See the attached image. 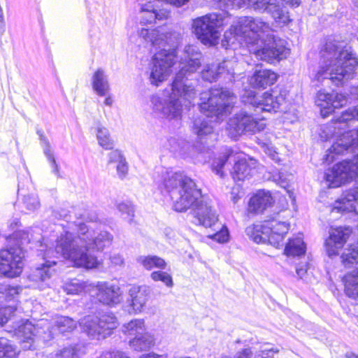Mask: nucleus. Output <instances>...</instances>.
<instances>
[{
    "mask_svg": "<svg viewBox=\"0 0 358 358\" xmlns=\"http://www.w3.org/2000/svg\"><path fill=\"white\" fill-rule=\"evenodd\" d=\"M35 327L27 320L20 321L15 324V332L20 338V343L24 351L35 350Z\"/></svg>",
    "mask_w": 358,
    "mask_h": 358,
    "instance_id": "21",
    "label": "nucleus"
},
{
    "mask_svg": "<svg viewBox=\"0 0 358 358\" xmlns=\"http://www.w3.org/2000/svg\"><path fill=\"white\" fill-rule=\"evenodd\" d=\"M55 326L62 336L73 331L77 327L76 321L69 316L61 315L55 320Z\"/></svg>",
    "mask_w": 358,
    "mask_h": 358,
    "instance_id": "40",
    "label": "nucleus"
},
{
    "mask_svg": "<svg viewBox=\"0 0 358 358\" xmlns=\"http://www.w3.org/2000/svg\"><path fill=\"white\" fill-rule=\"evenodd\" d=\"M347 358H358V355H351L350 356H348Z\"/></svg>",
    "mask_w": 358,
    "mask_h": 358,
    "instance_id": "64",
    "label": "nucleus"
},
{
    "mask_svg": "<svg viewBox=\"0 0 358 358\" xmlns=\"http://www.w3.org/2000/svg\"><path fill=\"white\" fill-rule=\"evenodd\" d=\"M116 171H117L118 177L120 179L122 180L126 177V176L128 174V171H129V164H128L126 159L124 160H122V162H120L118 164H117Z\"/></svg>",
    "mask_w": 358,
    "mask_h": 358,
    "instance_id": "49",
    "label": "nucleus"
},
{
    "mask_svg": "<svg viewBox=\"0 0 358 358\" xmlns=\"http://www.w3.org/2000/svg\"><path fill=\"white\" fill-rule=\"evenodd\" d=\"M236 162L233 171L231 172L232 177L234 180H244L248 178L254 172V168L256 165V160L250 159V164L248 162L245 157H241L238 155L236 157Z\"/></svg>",
    "mask_w": 358,
    "mask_h": 358,
    "instance_id": "25",
    "label": "nucleus"
},
{
    "mask_svg": "<svg viewBox=\"0 0 358 358\" xmlns=\"http://www.w3.org/2000/svg\"><path fill=\"white\" fill-rule=\"evenodd\" d=\"M189 210V220L194 224L218 230L210 237L218 243L229 241V233L227 227L217 222V215L208 202L204 201L201 190L195 182L187 176L180 175V213Z\"/></svg>",
    "mask_w": 358,
    "mask_h": 358,
    "instance_id": "3",
    "label": "nucleus"
},
{
    "mask_svg": "<svg viewBox=\"0 0 358 358\" xmlns=\"http://www.w3.org/2000/svg\"><path fill=\"white\" fill-rule=\"evenodd\" d=\"M285 100V94L276 91L272 93L266 92L262 96H257L254 91L250 90L245 91L242 96V101L245 105L252 106L256 115L262 112H277Z\"/></svg>",
    "mask_w": 358,
    "mask_h": 358,
    "instance_id": "15",
    "label": "nucleus"
},
{
    "mask_svg": "<svg viewBox=\"0 0 358 358\" xmlns=\"http://www.w3.org/2000/svg\"><path fill=\"white\" fill-rule=\"evenodd\" d=\"M86 345L83 343H75L69 344L56 353L57 358H80L81 354H85Z\"/></svg>",
    "mask_w": 358,
    "mask_h": 358,
    "instance_id": "35",
    "label": "nucleus"
},
{
    "mask_svg": "<svg viewBox=\"0 0 358 358\" xmlns=\"http://www.w3.org/2000/svg\"><path fill=\"white\" fill-rule=\"evenodd\" d=\"M306 251V245L301 234L289 238L285 248V254L287 256L301 257L305 255Z\"/></svg>",
    "mask_w": 358,
    "mask_h": 358,
    "instance_id": "30",
    "label": "nucleus"
},
{
    "mask_svg": "<svg viewBox=\"0 0 358 358\" xmlns=\"http://www.w3.org/2000/svg\"><path fill=\"white\" fill-rule=\"evenodd\" d=\"M40 144L43 148V154L47 158L50 166L52 168V172L57 177L60 176V165L57 161V157L55 155L54 152L52 150L50 143L45 135L38 138Z\"/></svg>",
    "mask_w": 358,
    "mask_h": 358,
    "instance_id": "31",
    "label": "nucleus"
},
{
    "mask_svg": "<svg viewBox=\"0 0 358 358\" xmlns=\"http://www.w3.org/2000/svg\"><path fill=\"white\" fill-rule=\"evenodd\" d=\"M285 2V3L289 4L292 6H299L301 1L300 0H282Z\"/></svg>",
    "mask_w": 358,
    "mask_h": 358,
    "instance_id": "60",
    "label": "nucleus"
},
{
    "mask_svg": "<svg viewBox=\"0 0 358 358\" xmlns=\"http://www.w3.org/2000/svg\"><path fill=\"white\" fill-rule=\"evenodd\" d=\"M96 293L92 296V301L95 303L103 305L108 308L115 307L122 301V292L115 285H108V282H98Z\"/></svg>",
    "mask_w": 358,
    "mask_h": 358,
    "instance_id": "18",
    "label": "nucleus"
},
{
    "mask_svg": "<svg viewBox=\"0 0 358 358\" xmlns=\"http://www.w3.org/2000/svg\"><path fill=\"white\" fill-rule=\"evenodd\" d=\"M201 53L198 51L196 47L188 45L185 47L182 57H180V106L182 105V99L187 100L189 104L195 97V90L194 86L185 84L183 81V77L187 74L190 75L194 73L201 65Z\"/></svg>",
    "mask_w": 358,
    "mask_h": 358,
    "instance_id": "11",
    "label": "nucleus"
},
{
    "mask_svg": "<svg viewBox=\"0 0 358 358\" xmlns=\"http://www.w3.org/2000/svg\"><path fill=\"white\" fill-rule=\"evenodd\" d=\"M278 80V75L268 69L256 70L250 79V85L257 89H266Z\"/></svg>",
    "mask_w": 358,
    "mask_h": 358,
    "instance_id": "24",
    "label": "nucleus"
},
{
    "mask_svg": "<svg viewBox=\"0 0 358 358\" xmlns=\"http://www.w3.org/2000/svg\"><path fill=\"white\" fill-rule=\"evenodd\" d=\"M108 163H117L118 164L120 162H122V160L125 159V157L123 155V153L119 150H115L111 151L108 154Z\"/></svg>",
    "mask_w": 358,
    "mask_h": 358,
    "instance_id": "51",
    "label": "nucleus"
},
{
    "mask_svg": "<svg viewBox=\"0 0 358 358\" xmlns=\"http://www.w3.org/2000/svg\"><path fill=\"white\" fill-rule=\"evenodd\" d=\"M345 294L352 299L358 298V271L353 270L343 278Z\"/></svg>",
    "mask_w": 358,
    "mask_h": 358,
    "instance_id": "33",
    "label": "nucleus"
},
{
    "mask_svg": "<svg viewBox=\"0 0 358 358\" xmlns=\"http://www.w3.org/2000/svg\"><path fill=\"white\" fill-rule=\"evenodd\" d=\"M126 299V310L129 314L143 313L150 298L151 290L148 286L133 285L128 290Z\"/></svg>",
    "mask_w": 358,
    "mask_h": 358,
    "instance_id": "17",
    "label": "nucleus"
},
{
    "mask_svg": "<svg viewBox=\"0 0 358 358\" xmlns=\"http://www.w3.org/2000/svg\"><path fill=\"white\" fill-rule=\"evenodd\" d=\"M228 64L223 62L219 64H212L206 65L201 72L202 78L206 81L212 83L216 81L222 74L225 73L229 74L227 69Z\"/></svg>",
    "mask_w": 358,
    "mask_h": 358,
    "instance_id": "29",
    "label": "nucleus"
},
{
    "mask_svg": "<svg viewBox=\"0 0 358 358\" xmlns=\"http://www.w3.org/2000/svg\"><path fill=\"white\" fill-rule=\"evenodd\" d=\"M62 288L68 295H80L88 291V282L77 278H68Z\"/></svg>",
    "mask_w": 358,
    "mask_h": 358,
    "instance_id": "34",
    "label": "nucleus"
},
{
    "mask_svg": "<svg viewBox=\"0 0 358 358\" xmlns=\"http://www.w3.org/2000/svg\"><path fill=\"white\" fill-rule=\"evenodd\" d=\"M112 264L117 266H122L124 264V258L120 255H115L111 257Z\"/></svg>",
    "mask_w": 358,
    "mask_h": 358,
    "instance_id": "54",
    "label": "nucleus"
},
{
    "mask_svg": "<svg viewBox=\"0 0 358 358\" xmlns=\"http://www.w3.org/2000/svg\"><path fill=\"white\" fill-rule=\"evenodd\" d=\"M168 144L169 150L173 153L174 157L179 155V138L176 137H170L168 138Z\"/></svg>",
    "mask_w": 358,
    "mask_h": 358,
    "instance_id": "50",
    "label": "nucleus"
},
{
    "mask_svg": "<svg viewBox=\"0 0 358 358\" xmlns=\"http://www.w3.org/2000/svg\"><path fill=\"white\" fill-rule=\"evenodd\" d=\"M20 181L18 180L17 184V199L20 196H22V203L24 207L30 211H34L40 207V201L38 196L35 194H21L20 191L22 190Z\"/></svg>",
    "mask_w": 358,
    "mask_h": 358,
    "instance_id": "39",
    "label": "nucleus"
},
{
    "mask_svg": "<svg viewBox=\"0 0 358 358\" xmlns=\"http://www.w3.org/2000/svg\"><path fill=\"white\" fill-rule=\"evenodd\" d=\"M91 86L97 96H105L110 91L108 76L102 68H98L91 78Z\"/></svg>",
    "mask_w": 358,
    "mask_h": 358,
    "instance_id": "27",
    "label": "nucleus"
},
{
    "mask_svg": "<svg viewBox=\"0 0 358 358\" xmlns=\"http://www.w3.org/2000/svg\"><path fill=\"white\" fill-rule=\"evenodd\" d=\"M266 13L271 15L274 20L279 24L285 25L289 22L288 13L283 10L276 0L272 1L267 7Z\"/></svg>",
    "mask_w": 358,
    "mask_h": 358,
    "instance_id": "37",
    "label": "nucleus"
},
{
    "mask_svg": "<svg viewBox=\"0 0 358 358\" xmlns=\"http://www.w3.org/2000/svg\"><path fill=\"white\" fill-rule=\"evenodd\" d=\"M116 208L122 214L129 217V223L131 224L135 216V208L130 201H122L116 203Z\"/></svg>",
    "mask_w": 358,
    "mask_h": 358,
    "instance_id": "43",
    "label": "nucleus"
},
{
    "mask_svg": "<svg viewBox=\"0 0 358 358\" xmlns=\"http://www.w3.org/2000/svg\"><path fill=\"white\" fill-rule=\"evenodd\" d=\"M266 127L264 117H255L253 114L241 111L231 117L227 122V130L231 138H236L241 134H255L263 131Z\"/></svg>",
    "mask_w": 358,
    "mask_h": 358,
    "instance_id": "16",
    "label": "nucleus"
},
{
    "mask_svg": "<svg viewBox=\"0 0 358 358\" xmlns=\"http://www.w3.org/2000/svg\"><path fill=\"white\" fill-rule=\"evenodd\" d=\"M358 64L352 48L343 43L327 41L320 51V62L314 80L322 85L343 86L354 78Z\"/></svg>",
    "mask_w": 358,
    "mask_h": 358,
    "instance_id": "2",
    "label": "nucleus"
},
{
    "mask_svg": "<svg viewBox=\"0 0 358 358\" xmlns=\"http://www.w3.org/2000/svg\"><path fill=\"white\" fill-rule=\"evenodd\" d=\"M231 154L232 151L230 149H227L222 157L215 159L213 162L212 170L220 178L224 176L222 168Z\"/></svg>",
    "mask_w": 358,
    "mask_h": 358,
    "instance_id": "44",
    "label": "nucleus"
},
{
    "mask_svg": "<svg viewBox=\"0 0 358 358\" xmlns=\"http://www.w3.org/2000/svg\"><path fill=\"white\" fill-rule=\"evenodd\" d=\"M38 23H39V26H40L41 34V35H43L45 34V24H44V22H43L42 17H41L38 19Z\"/></svg>",
    "mask_w": 358,
    "mask_h": 358,
    "instance_id": "61",
    "label": "nucleus"
},
{
    "mask_svg": "<svg viewBox=\"0 0 358 358\" xmlns=\"http://www.w3.org/2000/svg\"><path fill=\"white\" fill-rule=\"evenodd\" d=\"M22 292L20 285H12L9 284L0 283V309L6 308V303L10 301L15 304L11 306L10 312L14 313L17 308L18 296Z\"/></svg>",
    "mask_w": 358,
    "mask_h": 358,
    "instance_id": "23",
    "label": "nucleus"
},
{
    "mask_svg": "<svg viewBox=\"0 0 358 358\" xmlns=\"http://www.w3.org/2000/svg\"><path fill=\"white\" fill-rule=\"evenodd\" d=\"M141 23L143 24H151L152 23V21H149V20H145L144 18H143L141 21Z\"/></svg>",
    "mask_w": 358,
    "mask_h": 358,
    "instance_id": "63",
    "label": "nucleus"
},
{
    "mask_svg": "<svg viewBox=\"0 0 358 358\" xmlns=\"http://www.w3.org/2000/svg\"><path fill=\"white\" fill-rule=\"evenodd\" d=\"M273 180L278 185H279L282 188L287 189V193L289 194L290 198H292L293 192H291L289 188L290 187V181L292 180V176H285L282 172H278L272 176Z\"/></svg>",
    "mask_w": 358,
    "mask_h": 358,
    "instance_id": "46",
    "label": "nucleus"
},
{
    "mask_svg": "<svg viewBox=\"0 0 358 358\" xmlns=\"http://www.w3.org/2000/svg\"><path fill=\"white\" fill-rule=\"evenodd\" d=\"M105 97L103 103L107 106H111L113 103V99L111 94H109V92L103 96Z\"/></svg>",
    "mask_w": 358,
    "mask_h": 358,
    "instance_id": "57",
    "label": "nucleus"
},
{
    "mask_svg": "<svg viewBox=\"0 0 358 358\" xmlns=\"http://www.w3.org/2000/svg\"><path fill=\"white\" fill-rule=\"evenodd\" d=\"M138 358H164V355H158L155 352H149L141 355Z\"/></svg>",
    "mask_w": 358,
    "mask_h": 358,
    "instance_id": "56",
    "label": "nucleus"
},
{
    "mask_svg": "<svg viewBox=\"0 0 358 358\" xmlns=\"http://www.w3.org/2000/svg\"><path fill=\"white\" fill-rule=\"evenodd\" d=\"M164 234L169 239H171L174 236L173 231L170 227L165 228Z\"/></svg>",
    "mask_w": 358,
    "mask_h": 358,
    "instance_id": "59",
    "label": "nucleus"
},
{
    "mask_svg": "<svg viewBox=\"0 0 358 358\" xmlns=\"http://www.w3.org/2000/svg\"><path fill=\"white\" fill-rule=\"evenodd\" d=\"M162 47L151 57L148 66V80L155 87L160 86L171 73L173 76L166 88L163 90V97L157 94L150 97L152 110L161 117L169 120L179 118V32L166 33L163 36Z\"/></svg>",
    "mask_w": 358,
    "mask_h": 358,
    "instance_id": "1",
    "label": "nucleus"
},
{
    "mask_svg": "<svg viewBox=\"0 0 358 358\" xmlns=\"http://www.w3.org/2000/svg\"><path fill=\"white\" fill-rule=\"evenodd\" d=\"M150 278L155 282L159 281L163 282L167 287H171L173 285V281L171 275L166 271H162V269L153 271L150 273Z\"/></svg>",
    "mask_w": 358,
    "mask_h": 358,
    "instance_id": "45",
    "label": "nucleus"
},
{
    "mask_svg": "<svg viewBox=\"0 0 358 358\" xmlns=\"http://www.w3.org/2000/svg\"><path fill=\"white\" fill-rule=\"evenodd\" d=\"M289 224L273 217L264 220L262 224H254L246 228V234L257 243H268L275 248L282 245Z\"/></svg>",
    "mask_w": 358,
    "mask_h": 358,
    "instance_id": "9",
    "label": "nucleus"
},
{
    "mask_svg": "<svg viewBox=\"0 0 358 358\" xmlns=\"http://www.w3.org/2000/svg\"><path fill=\"white\" fill-rule=\"evenodd\" d=\"M145 329V322L142 319H133L122 326V331L125 334L135 335Z\"/></svg>",
    "mask_w": 358,
    "mask_h": 358,
    "instance_id": "42",
    "label": "nucleus"
},
{
    "mask_svg": "<svg viewBox=\"0 0 358 358\" xmlns=\"http://www.w3.org/2000/svg\"><path fill=\"white\" fill-rule=\"evenodd\" d=\"M36 134L38 136V138L45 135V133L42 129H36Z\"/></svg>",
    "mask_w": 358,
    "mask_h": 358,
    "instance_id": "62",
    "label": "nucleus"
},
{
    "mask_svg": "<svg viewBox=\"0 0 358 358\" xmlns=\"http://www.w3.org/2000/svg\"><path fill=\"white\" fill-rule=\"evenodd\" d=\"M358 178V155L352 159L343 160L324 172V179L329 188H336ZM332 212H355L358 215V187L346 192L336 200Z\"/></svg>",
    "mask_w": 358,
    "mask_h": 358,
    "instance_id": "6",
    "label": "nucleus"
},
{
    "mask_svg": "<svg viewBox=\"0 0 358 358\" xmlns=\"http://www.w3.org/2000/svg\"><path fill=\"white\" fill-rule=\"evenodd\" d=\"M97 358H130L126 352L120 350L103 352Z\"/></svg>",
    "mask_w": 358,
    "mask_h": 358,
    "instance_id": "52",
    "label": "nucleus"
},
{
    "mask_svg": "<svg viewBox=\"0 0 358 358\" xmlns=\"http://www.w3.org/2000/svg\"><path fill=\"white\" fill-rule=\"evenodd\" d=\"M117 317L111 311L104 313L101 317L87 316L82 323V331L91 339H105L110 336L118 327Z\"/></svg>",
    "mask_w": 358,
    "mask_h": 358,
    "instance_id": "12",
    "label": "nucleus"
},
{
    "mask_svg": "<svg viewBox=\"0 0 358 358\" xmlns=\"http://www.w3.org/2000/svg\"><path fill=\"white\" fill-rule=\"evenodd\" d=\"M70 212L66 209H60L58 210H54L53 215L55 217V218L59 220H64L65 221H68L69 219L71 217Z\"/></svg>",
    "mask_w": 358,
    "mask_h": 358,
    "instance_id": "53",
    "label": "nucleus"
},
{
    "mask_svg": "<svg viewBox=\"0 0 358 358\" xmlns=\"http://www.w3.org/2000/svg\"><path fill=\"white\" fill-rule=\"evenodd\" d=\"M273 203V199L270 192L260 190L250 198L248 203V210L255 213H262L266 208L271 206Z\"/></svg>",
    "mask_w": 358,
    "mask_h": 358,
    "instance_id": "26",
    "label": "nucleus"
},
{
    "mask_svg": "<svg viewBox=\"0 0 358 358\" xmlns=\"http://www.w3.org/2000/svg\"><path fill=\"white\" fill-rule=\"evenodd\" d=\"M273 349L268 344L261 346L260 350L256 352L255 358H273Z\"/></svg>",
    "mask_w": 358,
    "mask_h": 358,
    "instance_id": "48",
    "label": "nucleus"
},
{
    "mask_svg": "<svg viewBox=\"0 0 358 358\" xmlns=\"http://www.w3.org/2000/svg\"><path fill=\"white\" fill-rule=\"evenodd\" d=\"M358 120V105L343 111L336 119L322 126L320 138L322 141L335 138L324 157L326 162L334 161L335 155L343 154L350 148L358 146V128L346 131L348 122Z\"/></svg>",
    "mask_w": 358,
    "mask_h": 358,
    "instance_id": "5",
    "label": "nucleus"
},
{
    "mask_svg": "<svg viewBox=\"0 0 358 358\" xmlns=\"http://www.w3.org/2000/svg\"><path fill=\"white\" fill-rule=\"evenodd\" d=\"M296 272L299 278L303 280L307 273V265L296 267Z\"/></svg>",
    "mask_w": 358,
    "mask_h": 358,
    "instance_id": "55",
    "label": "nucleus"
},
{
    "mask_svg": "<svg viewBox=\"0 0 358 358\" xmlns=\"http://www.w3.org/2000/svg\"><path fill=\"white\" fill-rule=\"evenodd\" d=\"M350 92L353 98L358 99V85L352 87L350 90Z\"/></svg>",
    "mask_w": 358,
    "mask_h": 358,
    "instance_id": "58",
    "label": "nucleus"
},
{
    "mask_svg": "<svg viewBox=\"0 0 358 358\" xmlns=\"http://www.w3.org/2000/svg\"><path fill=\"white\" fill-rule=\"evenodd\" d=\"M96 136L100 147L106 150L113 149L114 141L107 128L99 124L96 128Z\"/></svg>",
    "mask_w": 358,
    "mask_h": 358,
    "instance_id": "36",
    "label": "nucleus"
},
{
    "mask_svg": "<svg viewBox=\"0 0 358 358\" xmlns=\"http://www.w3.org/2000/svg\"><path fill=\"white\" fill-rule=\"evenodd\" d=\"M136 262L148 271L153 268L164 269L166 266L165 260L155 255H140L137 257Z\"/></svg>",
    "mask_w": 358,
    "mask_h": 358,
    "instance_id": "32",
    "label": "nucleus"
},
{
    "mask_svg": "<svg viewBox=\"0 0 358 358\" xmlns=\"http://www.w3.org/2000/svg\"><path fill=\"white\" fill-rule=\"evenodd\" d=\"M217 4L219 3L216 1ZM222 10L196 18L193 21V29L197 38L205 45H214L220 34V28L229 22L228 13Z\"/></svg>",
    "mask_w": 358,
    "mask_h": 358,
    "instance_id": "10",
    "label": "nucleus"
},
{
    "mask_svg": "<svg viewBox=\"0 0 358 358\" xmlns=\"http://www.w3.org/2000/svg\"><path fill=\"white\" fill-rule=\"evenodd\" d=\"M262 148L265 153L275 162L279 164L280 158L276 152L275 147L271 143H263Z\"/></svg>",
    "mask_w": 358,
    "mask_h": 358,
    "instance_id": "47",
    "label": "nucleus"
},
{
    "mask_svg": "<svg viewBox=\"0 0 358 358\" xmlns=\"http://www.w3.org/2000/svg\"><path fill=\"white\" fill-rule=\"evenodd\" d=\"M160 193L164 196H169L173 201L172 209L179 213V198L173 201L172 194L179 187V171H173L171 168L162 172L159 180L155 182Z\"/></svg>",
    "mask_w": 358,
    "mask_h": 358,
    "instance_id": "19",
    "label": "nucleus"
},
{
    "mask_svg": "<svg viewBox=\"0 0 358 358\" xmlns=\"http://www.w3.org/2000/svg\"><path fill=\"white\" fill-rule=\"evenodd\" d=\"M352 231L349 227L332 228L329 238L325 241L327 252L329 257L336 255L339 249L342 248Z\"/></svg>",
    "mask_w": 358,
    "mask_h": 358,
    "instance_id": "22",
    "label": "nucleus"
},
{
    "mask_svg": "<svg viewBox=\"0 0 358 358\" xmlns=\"http://www.w3.org/2000/svg\"><path fill=\"white\" fill-rule=\"evenodd\" d=\"M341 259L342 264L346 268L353 267L355 264H357L358 263V241L346 248Z\"/></svg>",
    "mask_w": 358,
    "mask_h": 358,
    "instance_id": "38",
    "label": "nucleus"
},
{
    "mask_svg": "<svg viewBox=\"0 0 358 358\" xmlns=\"http://www.w3.org/2000/svg\"><path fill=\"white\" fill-rule=\"evenodd\" d=\"M257 45L250 49V52L257 58L273 64L286 59L289 55V49L285 45V41L280 38L272 32L271 36H267Z\"/></svg>",
    "mask_w": 358,
    "mask_h": 358,
    "instance_id": "13",
    "label": "nucleus"
},
{
    "mask_svg": "<svg viewBox=\"0 0 358 358\" xmlns=\"http://www.w3.org/2000/svg\"><path fill=\"white\" fill-rule=\"evenodd\" d=\"M234 96L227 89L215 88L201 94L199 108L203 115L194 121L195 133L201 141L213 131V122L230 113Z\"/></svg>",
    "mask_w": 358,
    "mask_h": 358,
    "instance_id": "4",
    "label": "nucleus"
},
{
    "mask_svg": "<svg viewBox=\"0 0 358 358\" xmlns=\"http://www.w3.org/2000/svg\"><path fill=\"white\" fill-rule=\"evenodd\" d=\"M113 236L108 231H101L90 240L84 238H76L72 236L61 238L58 243L62 255L75 262L97 267L100 261L95 252H101L105 248L109 247L113 242Z\"/></svg>",
    "mask_w": 358,
    "mask_h": 358,
    "instance_id": "7",
    "label": "nucleus"
},
{
    "mask_svg": "<svg viewBox=\"0 0 358 358\" xmlns=\"http://www.w3.org/2000/svg\"><path fill=\"white\" fill-rule=\"evenodd\" d=\"M17 348L10 341L3 337L0 338V358H18Z\"/></svg>",
    "mask_w": 358,
    "mask_h": 358,
    "instance_id": "41",
    "label": "nucleus"
},
{
    "mask_svg": "<svg viewBox=\"0 0 358 358\" xmlns=\"http://www.w3.org/2000/svg\"><path fill=\"white\" fill-rule=\"evenodd\" d=\"M23 250L13 245L6 244L0 248V278L20 277L24 267Z\"/></svg>",
    "mask_w": 358,
    "mask_h": 358,
    "instance_id": "14",
    "label": "nucleus"
},
{
    "mask_svg": "<svg viewBox=\"0 0 358 358\" xmlns=\"http://www.w3.org/2000/svg\"><path fill=\"white\" fill-rule=\"evenodd\" d=\"M272 32L273 30L269 24L260 17H240L224 33L222 45L231 46L238 42L245 45L250 51L253 45H257L267 36H271Z\"/></svg>",
    "mask_w": 358,
    "mask_h": 358,
    "instance_id": "8",
    "label": "nucleus"
},
{
    "mask_svg": "<svg viewBox=\"0 0 358 358\" xmlns=\"http://www.w3.org/2000/svg\"><path fill=\"white\" fill-rule=\"evenodd\" d=\"M347 102L348 98L344 94L335 92L329 93L325 90L319 91L315 99V103L320 108L321 115L323 117L333 113L336 108L343 107Z\"/></svg>",
    "mask_w": 358,
    "mask_h": 358,
    "instance_id": "20",
    "label": "nucleus"
},
{
    "mask_svg": "<svg viewBox=\"0 0 358 358\" xmlns=\"http://www.w3.org/2000/svg\"><path fill=\"white\" fill-rule=\"evenodd\" d=\"M129 345L136 351L150 350L155 345L154 336L144 329L130 338Z\"/></svg>",
    "mask_w": 358,
    "mask_h": 358,
    "instance_id": "28",
    "label": "nucleus"
}]
</instances>
